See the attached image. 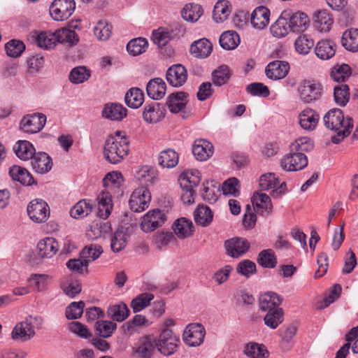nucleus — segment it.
Listing matches in <instances>:
<instances>
[{
  "label": "nucleus",
  "instance_id": "nucleus-1",
  "mask_svg": "<svg viewBox=\"0 0 358 358\" xmlns=\"http://www.w3.org/2000/svg\"><path fill=\"white\" fill-rule=\"evenodd\" d=\"M323 121L327 129L336 132L331 136V141L335 144L349 136L354 125L352 118L349 116L345 118L343 112L339 108L329 110L324 116Z\"/></svg>",
  "mask_w": 358,
  "mask_h": 358
},
{
  "label": "nucleus",
  "instance_id": "nucleus-2",
  "mask_svg": "<svg viewBox=\"0 0 358 358\" xmlns=\"http://www.w3.org/2000/svg\"><path fill=\"white\" fill-rule=\"evenodd\" d=\"M129 142L121 131H117L115 136H109L104 145V157L111 164L121 162L128 155Z\"/></svg>",
  "mask_w": 358,
  "mask_h": 358
},
{
  "label": "nucleus",
  "instance_id": "nucleus-3",
  "mask_svg": "<svg viewBox=\"0 0 358 358\" xmlns=\"http://www.w3.org/2000/svg\"><path fill=\"white\" fill-rule=\"evenodd\" d=\"M34 320H38L40 325L43 324L41 317L27 316L24 321L18 322L14 327L12 331L13 339L27 341L33 338L36 334L34 329Z\"/></svg>",
  "mask_w": 358,
  "mask_h": 358
},
{
  "label": "nucleus",
  "instance_id": "nucleus-4",
  "mask_svg": "<svg viewBox=\"0 0 358 358\" xmlns=\"http://www.w3.org/2000/svg\"><path fill=\"white\" fill-rule=\"evenodd\" d=\"M188 94L185 92L171 93L167 98L166 106L172 113H182V118L188 117L191 113L186 106L189 102Z\"/></svg>",
  "mask_w": 358,
  "mask_h": 358
},
{
  "label": "nucleus",
  "instance_id": "nucleus-5",
  "mask_svg": "<svg viewBox=\"0 0 358 358\" xmlns=\"http://www.w3.org/2000/svg\"><path fill=\"white\" fill-rule=\"evenodd\" d=\"M185 28L179 24H173L170 29H159L152 32V40L159 47L165 46L171 40L183 36Z\"/></svg>",
  "mask_w": 358,
  "mask_h": 358
},
{
  "label": "nucleus",
  "instance_id": "nucleus-6",
  "mask_svg": "<svg viewBox=\"0 0 358 358\" xmlns=\"http://www.w3.org/2000/svg\"><path fill=\"white\" fill-rule=\"evenodd\" d=\"M76 3L73 0H55L50 7V14L55 21H64L74 12Z\"/></svg>",
  "mask_w": 358,
  "mask_h": 358
},
{
  "label": "nucleus",
  "instance_id": "nucleus-7",
  "mask_svg": "<svg viewBox=\"0 0 358 358\" xmlns=\"http://www.w3.org/2000/svg\"><path fill=\"white\" fill-rule=\"evenodd\" d=\"M178 342V337L173 334L172 330L165 329L159 334L156 346L162 354L169 356L176 351Z\"/></svg>",
  "mask_w": 358,
  "mask_h": 358
},
{
  "label": "nucleus",
  "instance_id": "nucleus-8",
  "mask_svg": "<svg viewBox=\"0 0 358 358\" xmlns=\"http://www.w3.org/2000/svg\"><path fill=\"white\" fill-rule=\"evenodd\" d=\"M150 201V191L145 187H140L132 192L129 204L132 211L141 213L148 208Z\"/></svg>",
  "mask_w": 358,
  "mask_h": 358
},
{
  "label": "nucleus",
  "instance_id": "nucleus-9",
  "mask_svg": "<svg viewBox=\"0 0 358 358\" xmlns=\"http://www.w3.org/2000/svg\"><path fill=\"white\" fill-rule=\"evenodd\" d=\"M166 220V214L159 209H153L149 210L141 218V228L148 233L155 230L157 228L162 227Z\"/></svg>",
  "mask_w": 358,
  "mask_h": 358
},
{
  "label": "nucleus",
  "instance_id": "nucleus-10",
  "mask_svg": "<svg viewBox=\"0 0 358 358\" xmlns=\"http://www.w3.org/2000/svg\"><path fill=\"white\" fill-rule=\"evenodd\" d=\"M300 98L306 103L320 99L322 95V85L315 80H303L299 86Z\"/></svg>",
  "mask_w": 358,
  "mask_h": 358
},
{
  "label": "nucleus",
  "instance_id": "nucleus-11",
  "mask_svg": "<svg viewBox=\"0 0 358 358\" xmlns=\"http://www.w3.org/2000/svg\"><path fill=\"white\" fill-rule=\"evenodd\" d=\"M29 218L36 223L45 222L50 216V208L42 199H34L27 206Z\"/></svg>",
  "mask_w": 358,
  "mask_h": 358
},
{
  "label": "nucleus",
  "instance_id": "nucleus-12",
  "mask_svg": "<svg viewBox=\"0 0 358 358\" xmlns=\"http://www.w3.org/2000/svg\"><path fill=\"white\" fill-rule=\"evenodd\" d=\"M226 254L232 258H239L245 254L250 248L248 240L241 237H234L224 241Z\"/></svg>",
  "mask_w": 358,
  "mask_h": 358
},
{
  "label": "nucleus",
  "instance_id": "nucleus-13",
  "mask_svg": "<svg viewBox=\"0 0 358 358\" xmlns=\"http://www.w3.org/2000/svg\"><path fill=\"white\" fill-rule=\"evenodd\" d=\"M308 165V158L304 153L291 152L280 161L281 168L287 171H296Z\"/></svg>",
  "mask_w": 358,
  "mask_h": 358
},
{
  "label": "nucleus",
  "instance_id": "nucleus-14",
  "mask_svg": "<svg viewBox=\"0 0 358 358\" xmlns=\"http://www.w3.org/2000/svg\"><path fill=\"white\" fill-rule=\"evenodd\" d=\"M206 331L203 326L199 323L190 324L187 326L183 333V341L189 346L200 345L205 337Z\"/></svg>",
  "mask_w": 358,
  "mask_h": 358
},
{
  "label": "nucleus",
  "instance_id": "nucleus-15",
  "mask_svg": "<svg viewBox=\"0 0 358 358\" xmlns=\"http://www.w3.org/2000/svg\"><path fill=\"white\" fill-rule=\"evenodd\" d=\"M46 116L42 113H33L24 116L20 121V129L28 134L39 132L45 126Z\"/></svg>",
  "mask_w": 358,
  "mask_h": 358
},
{
  "label": "nucleus",
  "instance_id": "nucleus-16",
  "mask_svg": "<svg viewBox=\"0 0 358 358\" xmlns=\"http://www.w3.org/2000/svg\"><path fill=\"white\" fill-rule=\"evenodd\" d=\"M166 78L170 85L179 87L184 85L187 80V69L182 64L172 65L166 71Z\"/></svg>",
  "mask_w": 358,
  "mask_h": 358
},
{
  "label": "nucleus",
  "instance_id": "nucleus-17",
  "mask_svg": "<svg viewBox=\"0 0 358 358\" xmlns=\"http://www.w3.org/2000/svg\"><path fill=\"white\" fill-rule=\"evenodd\" d=\"M123 178L120 172L113 171L107 173L103 179V190L101 192H108L111 196L119 194L122 185Z\"/></svg>",
  "mask_w": 358,
  "mask_h": 358
},
{
  "label": "nucleus",
  "instance_id": "nucleus-18",
  "mask_svg": "<svg viewBox=\"0 0 358 358\" xmlns=\"http://www.w3.org/2000/svg\"><path fill=\"white\" fill-rule=\"evenodd\" d=\"M289 70L288 62L275 60L270 62L266 67V76L271 80H280L285 78Z\"/></svg>",
  "mask_w": 358,
  "mask_h": 358
},
{
  "label": "nucleus",
  "instance_id": "nucleus-19",
  "mask_svg": "<svg viewBox=\"0 0 358 358\" xmlns=\"http://www.w3.org/2000/svg\"><path fill=\"white\" fill-rule=\"evenodd\" d=\"M59 250V244L52 237H47L41 240L37 245V256L41 259L52 257Z\"/></svg>",
  "mask_w": 358,
  "mask_h": 358
},
{
  "label": "nucleus",
  "instance_id": "nucleus-20",
  "mask_svg": "<svg viewBox=\"0 0 358 358\" xmlns=\"http://www.w3.org/2000/svg\"><path fill=\"white\" fill-rule=\"evenodd\" d=\"M164 108L159 103L152 102L145 106L143 118L147 123L155 124L164 117Z\"/></svg>",
  "mask_w": 358,
  "mask_h": 358
},
{
  "label": "nucleus",
  "instance_id": "nucleus-21",
  "mask_svg": "<svg viewBox=\"0 0 358 358\" xmlns=\"http://www.w3.org/2000/svg\"><path fill=\"white\" fill-rule=\"evenodd\" d=\"M192 153L197 160L206 161L213 154V145L206 140L197 139L192 146Z\"/></svg>",
  "mask_w": 358,
  "mask_h": 358
},
{
  "label": "nucleus",
  "instance_id": "nucleus-22",
  "mask_svg": "<svg viewBox=\"0 0 358 358\" xmlns=\"http://www.w3.org/2000/svg\"><path fill=\"white\" fill-rule=\"evenodd\" d=\"M285 13H289L287 21L292 32L303 31L306 29L308 22V16L301 12L294 13L291 10H285Z\"/></svg>",
  "mask_w": 358,
  "mask_h": 358
},
{
  "label": "nucleus",
  "instance_id": "nucleus-23",
  "mask_svg": "<svg viewBox=\"0 0 358 358\" xmlns=\"http://www.w3.org/2000/svg\"><path fill=\"white\" fill-rule=\"evenodd\" d=\"M288 13L283 10L278 20L271 26L270 31L273 36L281 38L292 31L287 21V17H289Z\"/></svg>",
  "mask_w": 358,
  "mask_h": 358
},
{
  "label": "nucleus",
  "instance_id": "nucleus-24",
  "mask_svg": "<svg viewBox=\"0 0 358 358\" xmlns=\"http://www.w3.org/2000/svg\"><path fill=\"white\" fill-rule=\"evenodd\" d=\"M301 128L307 131H313L319 122V114L311 108H306L299 115Z\"/></svg>",
  "mask_w": 358,
  "mask_h": 358
},
{
  "label": "nucleus",
  "instance_id": "nucleus-25",
  "mask_svg": "<svg viewBox=\"0 0 358 358\" xmlns=\"http://www.w3.org/2000/svg\"><path fill=\"white\" fill-rule=\"evenodd\" d=\"M269 20V10L265 6H259L252 13L250 22L254 28L263 29L268 24Z\"/></svg>",
  "mask_w": 358,
  "mask_h": 358
},
{
  "label": "nucleus",
  "instance_id": "nucleus-26",
  "mask_svg": "<svg viewBox=\"0 0 358 358\" xmlns=\"http://www.w3.org/2000/svg\"><path fill=\"white\" fill-rule=\"evenodd\" d=\"M155 341L149 336L141 338L134 348V355L137 358H151L155 350Z\"/></svg>",
  "mask_w": 358,
  "mask_h": 358
},
{
  "label": "nucleus",
  "instance_id": "nucleus-27",
  "mask_svg": "<svg viewBox=\"0 0 358 358\" xmlns=\"http://www.w3.org/2000/svg\"><path fill=\"white\" fill-rule=\"evenodd\" d=\"M166 90L165 82L160 78L151 79L146 85V92L149 97L154 100L162 99Z\"/></svg>",
  "mask_w": 358,
  "mask_h": 358
},
{
  "label": "nucleus",
  "instance_id": "nucleus-28",
  "mask_svg": "<svg viewBox=\"0 0 358 358\" xmlns=\"http://www.w3.org/2000/svg\"><path fill=\"white\" fill-rule=\"evenodd\" d=\"M31 159L32 168L38 173H46L52 169V159L45 152L35 153Z\"/></svg>",
  "mask_w": 358,
  "mask_h": 358
},
{
  "label": "nucleus",
  "instance_id": "nucleus-29",
  "mask_svg": "<svg viewBox=\"0 0 358 358\" xmlns=\"http://www.w3.org/2000/svg\"><path fill=\"white\" fill-rule=\"evenodd\" d=\"M127 110L121 104L106 103L102 110V116L110 120H121L127 116Z\"/></svg>",
  "mask_w": 358,
  "mask_h": 358
},
{
  "label": "nucleus",
  "instance_id": "nucleus-30",
  "mask_svg": "<svg viewBox=\"0 0 358 358\" xmlns=\"http://www.w3.org/2000/svg\"><path fill=\"white\" fill-rule=\"evenodd\" d=\"M213 50L212 43L206 38L194 41L190 46L191 54L196 58H206Z\"/></svg>",
  "mask_w": 358,
  "mask_h": 358
},
{
  "label": "nucleus",
  "instance_id": "nucleus-31",
  "mask_svg": "<svg viewBox=\"0 0 358 358\" xmlns=\"http://www.w3.org/2000/svg\"><path fill=\"white\" fill-rule=\"evenodd\" d=\"M129 309L123 302L110 305L107 309L108 317L118 322L124 321L129 317Z\"/></svg>",
  "mask_w": 358,
  "mask_h": 358
},
{
  "label": "nucleus",
  "instance_id": "nucleus-32",
  "mask_svg": "<svg viewBox=\"0 0 358 358\" xmlns=\"http://www.w3.org/2000/svg\"><path fill=\"white\" fill-rule=\"evenodd\" d=\"M173 229L179 238L189 237L194 231L192 222L185 217L178 219L173 225Z\"/></svg>",
  "mask_w": 358,
  "mask_h": 358
},
{
  "label": "nucleus",
  "instance_id": "nucleus-33",
  "mask_svg": "<svg viewBox=\"0 0 358 358\" xmlns=\"http://www.w3.org/2000/svg\"><path fill=\"white\" fill-rule=\"evenodd\" d=\"M336 43L330 40H322L315 47L316 55L321 59L327 60L331 58L336 53Z\"/></svg>",
  "mask_w": 358,
  "mask_h": 358
},
{
  "label": "nucleus",
  "instance_id": "nucleus-34",
  "mask_svg": "<svg viewBox=\"0 0 358 358\" xmlns=\"http://www.w3.org/2000/svg\"><path fill=\"white\" fill-rule=\"evenodd\" d=\"M128 235L123 227H120L110 238V248L113 252H119L127 245Z\"/></svg>",
  "mask_w": 358,
  "mask_h": 358
},
{
  "label": "nucleus",
  "instance_id": "nucleus-35",
  "mask_svg": "<svg viewBox=\"0 0 358 358\" xmlns=\"http://www.w3.org/2000/svg\"><path fill=\"white\" fill-rule=\"evenodd\" d=\"M99 217L106 219L111 213L113 209L112 196L108 192H101L97 198Z\"/></svg>",
  "mask_w": 358,
  "mask_h": 358
},
{
  "label": "nucleus",
  "instance_id": "nucleus-36",
  "mask_svg": "<svg viewBox=\"0 0 358 358\" xmlns=\"http://www.w3.org/2000/svg\"><path fill=\"white\" fill-rule=\"evenodd\" d=\"M333 22V18L327 10H319L314 15L315 27L320 32L329 31Z\"/></svg>",
  "mask_w": 358,
  "mask_h": 358
},
{
  "label": "nucleus",
  "instance_id": "nucleus-37",
  "mask_svg": "<svg viewBox=\"0 0 358 358\" xmlns=\"http://www.w3.org/2000/svg\"><path fill=\"white\" fill-rule=\"evenodd\" d=\"M195 222L201 227H208L210 224L213 218V213L211 209L203 204L197 206L194 213Z\"/></svg>",
  "mask_w": 358,
  "mask_h": 358
},
{
  "label": "nucleus",
  "instance_id": "nucleus-38",
  "mask_svg": "<svg viewBox=\"0 0 358 358\" xmlns=\"http://www.w3.org/2000/svg\"><path fill=\"white\" fill-rule=\"evenodd\" d=\"M9 174L13 180L20 182L24 185H31L35 182L34 178L24 168L13 166L9 169Z\"/></svg>",
  "mask_w": 358,
  "mask_h": 358
},
{
  "label": "nucleus",
  "instance_id": "nucleus-39",
  "mask_svg": "<svg viewBox=\"0 0 358 358\" xmlns=\"http://www.w3.org/2000/svg\"><path fill=\"white\" fill-rule=\"evenodd\" d=\"M281 301L280 297L276 293L268 292L260 296L259 308L266 312L273 310L274 308H280Z\"/></svg>",
  "mask_w": 358,
  "mask_h": 358
},
{
  "label": "nucleus",
  "instance_id": "nucleus-40",
  "mask_svg": "<svg viewBox=\"0 0 358 358\" xmlns=\"http://www.w3.org/2000/svg\"><path fill=\"white\" fill-rule=\"evenodd\" d=\"M136 177L141 185L145 186L152 185L158 178L157 171L154 168L148 166H142L137 171Z\"/></svg>",
  "mask_w": 358,
  "mask_h": 358
},
{
  "label": "nucleus",
  "instance_id": "nucleus-41",
  "mask_svg": "<svg viewBox=\"0 0 358 358\" xmlns=\"http://www.w3.org/2000/svg\"><path fill=\"white\" fill-rule=\"evenodd\" d=\"M244 354L250 358H268L269 352L263 344L250 342L245 345Z\"/></svg>",
  "mask_w": 358,
  "mask_h": 358
},
{
  "label": "nucleus",
  "instance_id": "nucleus-42",
  "mask_svg": "<svg viewBox=\"0 0 358 358\" xmlns=\"http://www.w3.org/2000/svg\"><path fill=\"white\" fill-rule=\"evenodd\" d=\"M57 43L66 44L73 46L78 43L79 38L74 30L66 28L59 29L55 31Z\"/></svg>",
  "mask_w": 358,
  "mask_h": 358
},
{
  "label": "nucleus",
  "instance_id": "nucleus-43",
  "mask_svg": "<svg viewBox=\"0 0 358 358\" xmlns=\"http://www.w3.org/2000/svg\"><path fill=\"white\" fill-rule=\"evenodd\" d=\"M16 155L22 160H28L32 158L35 154V148L27 141H19L13 147Z\"/></svg>",
  "mask_w": 358,
  "mask_h": 358
},
{
  "label": "nucleus",
  "instance_id": "nucleus-44",
  "mask_svg": "<svg viewBox=\"0 0 358 358\" xmlns=\"http://www.w3.org/2000/svg\"><path fill=\"white\" fill-rule=\"evenodd\" d=\"M201 180V174L197 169H190L182 172L179 178L181 187H192L198 185Z\"/></svg>",
  "mask_w": 358,
  "mask_h": 358
},
{
  "label": "nucleus",
  "instance_id": "nucleus-45",
  "mask_svg": "<svg viewBox=\"0 0 358 358\" xmlns=\"http://www.w3.org/2000/svg\"><path fill=\"white\" fill-rule=\"evenodd\" d=\"M124 100L126 104L133 108H138L143 103L144 93L138 87L131 88L125 94Z\"/></svg>",
  "mask_w": 358,
  "mask_h": 358
},
{
  "label": "nucleus",
  "instance_id": "nucleus-46",
  "mask_svg": "<svg viewBox=\"0 0 358 358\" xmlns=\"http://www.w3.org/2000/svg\"><path fill=\"white\" fill-rule=\"evenodd\" d=\"M232 73L227 65H221L212 73L213 83L218 87L225 85L229 80Z\"/></svg>",
  "mask_w": 358,
  "mask_h": 358
},
{
  "label": "nucleus",
  "instance_id": "nucleus-47",
  "mask_svg": "<svg viewBox=\"0 0 358 358\" xmlns=\"http://www.w3.org/2000/svg\"><path fill=\"white\" fill-rule=\"evenodd\" d=\"M231 13L229 2L227 0L217 1L213 9V17L217 22H222L227 19Z\"/></svg>",
  "mask_w": 358,
  "mask_h": 358
},
{
  "label": "nucleus",
  "instance_id": "nucleus-48",
  "mask_svg": "<svg viewBox=\"0 0 358 358\" xmlns=\"http://www.w3.org/2000/svg\"><path fill=\"white\" fill-rule=\"evenodd\" d=\"M284 320V312L282 308H274L267 311L264 317V324L272 329H276Z\"/></svg>",
  "mask_w": 358,
  "mask_h": 358
},
{
  "label": "nucleus",
  "instance_id": "nucleus-49",
  "mask_svg": "<svg viewBox=\"0 0 358 358\" xmlns=\"http://www.w3.org/2000/svg\"><path fill=\"white\" fill-rule=\"evenodd\" d=\"M342 44L350 51H358V29H350L345 31L343 34Z\"/></svg>",
  "mask_w": 358,
  "mask_h": 358
},
{
  "label": "nucleus",
  "instance_id": "nucleus-50",
  "mask_svg": "<svg viewBox=\"0 0 358 358\" xmlns=\"http://www.w3.org/2000/svg\"><path fill=\"white\" fill-rule=\"evenodd\" d=\"M179 156L174 150L169 148L162 151L159 156V164L164 168H173L178 163Z\"/></svg>",
  "mask_w": 358,
  "mask_h": 358
},
{
  "label": "nucleus",
  "instance_id": "nucleus-51",
  "mask_svg": "<svg viewBox=\"0 0 358 358\" xmlns=\"http://www.w3.org/2000/svg\"><path fill=\"white\" fill-rule=\"evenodd\" d=\"M239 43V35L234 31H225L220 36V44L225 50H234Z\"/></svg>",
  "mask_w": 358,
  "mask_h": 358
},
{
  "label": "nucleus",
  "instance_id": "nucleus-52",
  "mask_svg": "<svg viewBox=\"0 0 358 358\" xmlns=\"http://www.w3.org/2000/svg\"><path fill=\"white\" fill-rule=\"evenodd\" d=\"M92 210V204L90 201L85 199L79 201L70 210L71 216L74 219L84 217Z\"/></svg>",
  "mask_w": 358,
  "mask_h": 358
},
{
  "label": "nucleus",
  "instance_id": "nucleus-53",
  "mask_svg": "<svg viewBox=\"0 0 358 358\" xmlns=\"http://www.w3.org/2000/svg\"><path fill=\"white\" fill-rule=\"evenodd\" d=\"M38 45L43 49L54 48L57 44L55 31H43L40 33L36 38Z\"/></svg>",
  "mask_w": 358,
  "mask_h": 358
},
{
  "label": "nucleus",
  "instance_id": "nucleus-54",
  "mask_svg": "<svg viewBox=\"0 0 358 358\" xmlns=\"http://www.w3.org/2000/svg\"><path fill=\"white\" fill-rule=\"evenodd\" d=\"M96 334L103 338L110 337L117 329L116 323L108 320L96 321L94 324Z\"/></svg>",
  "mask_w": 358,
  "mask_h": 358
},
{
  "label": "nucleus",
  "instance_id": "nucleus-55",
  "mask_svg": "<svg viewBox=\"0 0 358 358\" xmlns=\"http://www.w3.org/2000/svg\"><path fill=\"white\" fill-rule=\"evenodd\" d=\"M148 48V41L144 38H136L131 40L127 45L128 52L133 55H139L145 52Z\"/></svg>",
  "mask_w": 358,
  "mask_h": 358
},
{
  "label": "nucleus",
  "instance_id": "nucleus-56",
  "mask_svg": "<svg viewBox=\"0 0 358 358\" xmlns=\"http://www.w3.org/2000/svg\"><path fill=\"white\" fill-rule=\"evenodd\" d=\"M153 299L154 295L148 292L142 293L131 301V307L134 313L139 312L148 307Z\"/></svg>",
  "mask_w": 358,
  "mask_h": 358
},
{
  "label": "nucleus",
  "instance_id": "nucleus-57",
  "mask_svg": "<svg viewBox=\"0 0 358 358\" xmlns=\"http://www.w3.org/2000/svg\"><path fill=\"white\" fill-rule=\"evenodd\" d=\"M91 75V72L85 66H77L73 68L69 74V80L74 84H80L87 80Z\"/></svg>",
  "mask_w": 358,
  "mask_h": 358
},
{
  "label": "nucleus",
  "instance_id": "nucleus-58",
  "mask_svg": "<svg viewBox=\"0 0 358 358\" xmlns=\"http://www.w3.org/2000/svg\"><path fill=\"white\" fill-rule=\"evenodd\" d=\"M334 96L337 104L344 106L349 101V87L345 84H338L334 88Z\"/></svg>",
  "mask_w": 358,
  "mask_h": 358
},
{
  "label": "nucleus",
  "instance_id": "nucleus-59",
  "mask_svg": "<svg viewBox=\"0 0 358 358\" xmlns=\"http://www.w3.org/2000/svg\"><path fill=\"white\" fill-rule=\"evenodd\" d=\"M257 262L264 268H273L277 264V259L274 252L270 250L261 251L257 257Z\"/></svg>",
  "mask_w": 358,
  "mask_h": 358
},
{
  "label": "nucleus",
  "instance_id": "nucleus-60",
  "mask_svg": "<svg viewBox=\"0 0 358 358\" xmlns=\"http://www.w3.org/2000/svg\"><path fill=\"white\" fill-rule=\"evenodd\" d=\"M202 15L203 9L198 4H192L189 6H186L182 10V18L188 22H196Z\"/></svg>",
  "mask_w": 358,
  "mask_h": 358
},
{
  "label": "nucleus",
  "instance_id": "nucleus-61",
  "mask_svg": "<svg viewBox=\"0 0 358 358\" xmlns=\"http://www.w3.org/2000/svg\"><path fill=\"white\" fill-rule=\"evenodd\" d=\"M351 68L346 64L335 66L331 72V76L336 82H345L351 76Z\"/></svg>",
  "mask_w": 358,
  "mask_h": 358
},
{
  "label": "nucleus",
  "instance_id": "nucleus-62",
  "mask_svg": "<svg viewBox=\"0 0 358 358\" xmlns=\"http://www.w3.org/2000/svg\"><path fill=\"white\" fill-rule=\"evenodd\" d=\"M24 43L20 40L13 39L5 45V49L8 56L13 58L20 57L25 50Z\"/></svg>",
  "mask_w": 358,
  "mask_h": 358
},
{
  "label": "nucleus",
  "instance_id": "nucleus-63",
  "mask_svg": "<svg viewBox=\"0 0 358 358\" xmlns=\"http://www.w3.org/2000/svg\"><path fill=\"white\" fill-rule=\"evenodd\" d=\"M313 142L309 138L301 137L296 139L290 145L291 152L304 153L313 148Z\"/></svg>",
  "mask_w": 358,
  "mask_h": 358
},
{
  "label": "nucleus",
  "instance_id": "nucleus-64",
  "mask_svg": "<svg viewBox=\"0 0 358 358\" xmlns=\"http://www.w3.org/2000/svg\"><path fill=\"white\" fill-rule=\"evenodd\" d=\"M296 50L300 54L306 55L314 45V41L308 35L299 36L294 43Z\"/></svg>",
  "mask_w": 358,
  "mask_h": 358
}]
</instances>
